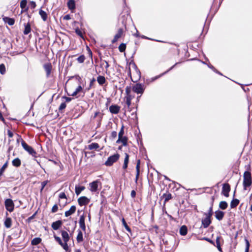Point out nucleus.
<instances>
[{
	"label": "nucleus",
	"mask_w": 252,
	"mask_h": 252,
	"mask_svg": "<svg viewBox=\"0 0 252 252\" xmlns=\"http://www.w3.org/2000/svg\"><path fill=\"white\" fill-rule=\"evenodd\" d=\"M175 66V65L172 66V67H171L168 70H167L166 71L164 72V73L160 74L159 75H158V76H156L155 77H152V78H149V79H147L146 80V81H145V83L149 85L150 83L155 81V80H156L157 79H158V78H159V77H160L161 76H162L163 75L165 74V73H166L167 72H168L169 70H170L171 69H173L174 68V67Z\"/></svg>",
	"instance_id": "0eeeda50"
},
{
	"label": "nucleus",
	"mask_w": 252,
	"mask_h": 252,
	"mask_svg": "<svg viewBox=\"0 0 252 252\" xmlns=\"http://www.w3.org/2000/svg\"><path fill=\"white\" fill-rule=\"evenodd\" d=\"M25 29L23 31V33L25 35L28 34L31 31V25L29 23L24 24Z\"/></svg>",
	"instance_id": "4be33fe9"
},
{
	"label": "nucleus",
	"mask_w": 252,
	"mask_h": 252,
	"mask_svg": "<svg viewBox=\"0 0 252 252\" xmlns=\"http://www.w3.org/2000/svg\"><path fill=\"white\" fill-rule=\"evenodd\" d=\"M7 134L9 137H12L13 136V132L10 130H8L7 131Z\"/></svg>",
	"instance_id": "0e129e2a"
},
{
	"label": "nucleus",
	"mask_w": 252,
	"mask_h": 252,
	"mask_svg": "<svg viewBox=\"0 0 252 252\" xmlns=\"http://www.w3.org/2000/svg\"><path fill=\"white\" fill-rule=\"evenodd\" d=\"M64 98L65 99V101L66 102H69L71 100L72 98H70V97H64Z\"/></svg>",
	"instance_id": "338daca9"
},
{
	"label": "nucleus",
	"mask_w": 252,
	"mask_h": 252,
	"mask_svg": "<svg viewBox=\"0 0 252 252\" xmlns=\"http://www.w3.org/2000/svg\"><path fill=\"white\" fill-rule=\"evenodd\" d=\"M97 81L99 85H102L105 82V78L104 76L99 75L97 78Z\"/></svg>",
	"instance_id": "f704fd0d"
},
{
	"label": "nucleus",
	"mask_w": 252,
	"mask_h": 252,
	"mask_svg": "<svg viewBox=\"0 0 252 252\" xmlns=\"http://www.w3.org/2000/svg\"><path fill=\"white\" fill-rule=\"evenodd\" d=\"M208 65V67L210 68L211 69H212L214 71H216L217 73L220 74V75H222L220 72H218L216 71V69L215 68V67L212 65V64H207Z\"/></svg>",
	"instance_id": "6e6d98bb"
},
{
	"label": "nucleus",
	"mask_w": 252,
	"mask_h": 252,
	"mask_svg": "<svg viewBox=\"0 0 252 252\" xmlns=\"http://www.w3.org/2000/svg\"><path fill=\"white\" fill-rule=\"evenodd\" d=\"M239 203V200L237 199H233L230 203V207L231 208H234L237 206Z\"/></svg>",
	"instance_id": "473e14b6"
},
{
	"label": "nucleus",
	"mask_w": 252,
	"mask_h": 252,
	"mask_svg": "<svg viewBox=\"0 0 252 252\" xmlns=\"http://www.w3.org/2000/svg\"><path fill=\"white\" fill-rule=\"evenodd\" d=\"M130 195H131V196L132 197H133V198L135 197V196H136V192H135L134 190H132V191H131V194H130Z\"/></svg>",
	"instance_id": "69168bd1"
},
{
	"label": "nucleus",
	"mask_w": 252,
	"mask_h": 252,
	"mask_svg": "<svg viewBox=\"0 0 252 252\" xmlns=\"http://www.w3.org/2000/svg\"><path fill=\"white\" fill-rule=\"evenodd\" d=\"M76 208L75 206H74V205L72 206L69 210L65 212V213H64L65 216L67 217L72 215L73 214H74L76 211Z\"/></svg>",
	"instance_id": "a211bd4d"
},
{
	"label": "nucleus",
	"mask_w": 252,
	"mask_h": 252,
	"mask_svg": "<svg viewBox=\"0 0 252 252\" xmlns=\"http://www.w3.org/2000/svg\"><path fill=\"white\" fill-rule=\"evenodd\" d=\"M106 68V73L110 74L111 73H112L113 74H115V69L114 68H115L116 69H117V67L116 65H115V66L113 67L112 68H110V65L108 63H107L105 66Z\"/></svg>",
	"instance_id": "2eb2a0df"
},
{
	"label": "nucleus",
	"mask_w": 252,
	"mask_h": 252,
	"mask_svg": "<svg viewBox=\"0 0 252 252\" xmlns=\"http://www.w3.org/2000/svg\"><path fill=\"white\" fill-rule=\"evenodd\" d=\"M90 202V199L86 196H81L78 199V204L80 206L86 205Z\"/></svg>",
	"instance_id": "9b49d317"
},
{
	"label": "nucleus",
	"mask_w": 252,
	"mask_h": 252,
	"mask_svg": "<svg viewBox=\"0 0 252 252\" xmlns=\"http://www.w3.org/2000/svg\"><path fill=\"white\" fill-rule=\"evenodd\" d=\"M39 13L41 17L42 18V20L44 21H45L47 20V14L45 11H43L42 9H40L39 11Z\"/></svg>",
	"instance_id": "2f4dec72"
},
{
	"label": "nucleus",
	"mask_w": 252,
	"mask_h": 252,
	"mask_svg": "<svg viewBox=\"0 0 252 252\" xmlns=\"http://www.w3.org/2000/svg\"><path fill=\"white\" fill-rule=\"evenodd\" d=\"M58 210V205L57 204H55L52 208V212L55 213V212H57Z\"/></svg>",
	"instance_id": "864d4df0"
},
{
	"label": "nucleus",
	"mask_w": 252,
	"mask_h": 252,
	"mask_svg": "<svg viewBox=\"0 0 252 252\" xmlns=\"http://www.w3.org/2000/svg\"><path fill=\"white\" fill-rule=\"evenodd\" d=\"M99 114V112H95L93 117V119H95L96 116Z\"/></svg>",
	"instance_id": "774afa93"
},
{
	"label": "nucleus",
	"mask_w": 252,
	"mask_h": 252,
	"mask_svg": "<svg viewBox=\"0 0 252 252\" xmlns=\"http://www.w3.org/2000/svg\"><path fill=\"white\" fill-rule=\"evenodd\" d=\"M140 160L138 159L137 161V164L136 166V174L135 178V182L137 183L139 176L140 173Z\"/></svg>",
	"instance_id": "b1692460"
},
{
	"label": "nucleus",
	"mask_w": 252,
	"mask_h": 252,
	"mask_svg": "<svg viewBox=\"0 0 252 252\" xmlns=\"http://www.w3.org/2000/svg\"><path fill=\"white\" fill-rule=\"evenodd\" d=\"M67 5L68 8L70 10H71V11L74 10L76 7L75 0H69L67 3Z\"/></svg>",
	"instance_id": "6ab92c4d"
},
{
	"label": "nucleus",
	"mask_w": 252,
	"mask_h": 252,
	"mask_svg": "<svg viewBox=\"0 0 252 252\" xmlns=\"http://www.w3.org/2000/svg\"><path fill=\"white\" fill-rule=\"evenodd\" d=\"M127 138L126 136L121 137V138H118V139L117 140V143H122L123 145L126 146L127 145Z\"/></svg>",
	"instance_id": "5701e85b"
},
{
	"label": "nucleus",
	"mask_w": 252,
	"mask_h": 252,
	"mask_svg": "<svg viewBox=\"0 0 252 252\" xmlns=\"http://www.w3.org/2000/svg\"><path fill=\"white\" fill-rule=\"evenodd\" d=\"M85 188L84 186L75 187V191L76 194L78 195L81 191L85 189Z\"/></svg>",
	"instance_id": "72a5a7b5"
},
{
	"label": "nucleus",
	"mask_w": 252,
	"mask_h": 252,
	"mask_svg": "<svg viewBox=\"0 0 252 252\" xmlns=\"http://www.w3.org/2000/svg\"><path fill=\"white\" fill-rule=\"evenodd\" d=\"M220 237H217V238H216V244H217V246H220Z\"/></svg>",
	"instance_id": "e2e57ef3"
},
{
	"label": "nucleus",
	"mask_w": 252,
	"mask_h": 252,
	"mask_svg": "<svg viewBox=\"0 0 252 252\" xmlns=\"http://www.w3.org/2000/svg\"><path fill=\"white\" fill-rule=\"evenodd\" d=\"M44 68L46 71V76L48 77L51 73L52 66L51 64H44Z\"/></svg>",
	"instance_id": "f3484780"
},
{
	"label": "nucleus",
	"mask_w": 252,
	"mask_h": 252,
	"mask_svg": "<svg viewBox=\"0 0 252 252\" xmlns=\"http://www.w3.org/2000/svg\"><path fill=\"white\" fill-rule=\"evenodd\" d=\"M27 3V0H22L20 2L21 8L24 10H27V8H26Z\"/></svg>",
	"instance_id": "ea45409f"
},
{
	"label": "nucleus",
	"mask_w": 252,
	"mask_h": 252,
	"mask_svg": "<svg viewBox=\"0 0 252 252\" xmlns=\"http://www.w3.org/2000/svg\"><path fill=\"white\" fill-rule=\"evenodd\" d=\"M75 33L80 37L82 38L83 37V33L79 28H76L75 29Z\"/></svg>",
	"instance_id": "603ef678"
},
{
	"label": "nucleus",
	"mask_w": 252,
	"mask_h": 252,
	"mask_svg": "<svg viewBox=\"0 0 252 252\" xmlns=\"http://www.w3.org/2000/svg\"><path fill=\"white\" fill-rule=\"evenodd\" d=\"M85 59V56L84 55H81L76 58L75 60L77 61L79 63H82L84 62Z\"/></svg>",
	"instance_id": "49530a36"
},
{
	"label": "nucleus",
	"mask_w": 252,
	"mask_h": 252,
	"mask_svg": "<svg viewBox=\"0 0 252 252\" xmlns=\"http://www.w3.org/2000/svg\"><path fill=\"white\" fill-rule=\"evenodd\" d=\"M124 134V126H123L121 128L120 131L118 133V138H121V137H124L123 135Z\"/></svg>",
	"instance_id": "3c124183"
},
{
	"label": "nucleus",
	"mask_w": 252,
	"mask_h": 252,
	"mask_svg": "<svg viewBox=\"0 0 252 252\" xmlns=\"http://www.w3.org/2000/svg\"><path fill=\"white\" fill-rule=\"evenodd\" d=\"M0 72L2 74H4L5 72V67L4 64H0Z\"/></svg>",
	"instance_id": "8fccbe9b"
},
{
	"label": "nucleus",
	"mask_w": 252,
	"mask_h": 252,
	"mask_svg": "<svg viewBox=\"0 0 252 252\" xmlns=\"http://www.w3.org/2000/svg\"><path fill=\"white\" fill-rule=\"evenodd\" d=\"M4 224L5 227L7 228H9L11 227L12 225V220L10 218H7L4 222Z\"/></svg>",
	"instance_id": "bb28decb"
},
{
	"label": "nucleus",
	"mask_w": 252,
	"mask_h": 252,
	"mask_svg": "<svg viewBox=\"0 0 252 252\" xmlns=\"http://www.w3.org/2000/svg\"><path fill=\"white\" fill-rule=\"evenodd\" d=\"M133 98V96L132 95H128L126 96L125 97V100H126V104L127 106V107L129 108L131 105V101L132 99Z\"/></svg>",
	"instance_id": "c85d7f7f"
},
{
	"label": "nucleus",
	"mask_w": 252,
	"mask_h": 252,
	"mask_svg": "<svg viewBox=\"0 0 252 252\" xmlns=\"http://www.w3.org/2000/svg\"><path fill=\"white\" fill-rule=\"evenodd\" d=\"M62 237L63 240V242L67 244V242L69 240V236L68 233L64 230L61 231Z\"/></svg>",
	"instance_id": "dca6fc26"
},
{
	"label": "nucleus",
	"mask_w": 252,
	"mask_h": 252,
	"mask_svg": "<svg viewBox=\"0 0 252 252\" xmlns=\"http://www.w3.org/2000/svg\"><path fill=\"white\" fill-rule=\"evenodd\" d=\"M66 107V104L65 102L62 103L59 107V110H62Z\"/></svg>",
	"instance_id": "4d7b16f0"
},
{
	"label": "nucleus",
	"mask_w": 252,
	"mask_h": 252,
	"mask_svg": "<svg viewBox=\"0 0 252 252\" xmlns=\"http://www.w3.org/2000/svg\"><path fill=\"white\" fill-rule=\"evenodd\" d=\"M7 164H8V162H6L3 165V166L1 167V168L0 169V176H1L3 173L4 172V170H5V169L7 168Z\"/></svg>",
	"instance_id": "c03bdc74"
},
{
	"label": "nucleus",
	"mask_w": 252,
	"mask_h": 252,
	"mask_svg": "<svg viewBox=\"0 0 252 252\" xmlns=\"http://www.w3.org/2000/svg\"><path fill=\"white\" fill-rule=\"evenodd\" d=\"M54 238L55 240L62 247V248L66 251H67L69 250V247L68 246L67 244H66L65 243L63 242L61 238L54 236Z\"/></svg>",
	"instance_id": "9d476101"
},
{
	"label": "nucleus",
	"mask_w": 252,
	"mask_h": 252,
	"mask_svg": "<svg viewBox=\"0 0 252 252\" xmlns=\"http://www.w3.org/2000/svg\"><path fill=\"white\" fill-rule=\"evenodd\" d=\"M99 148V145L97 143H92L88 146V149L90 150H96Z\"/></svg>",
	"instance_id": "7c9ffc66"
},
{
	"label": "nucleus",
	"mask_w": 252,
	"mask_h": 252,
	"mask_svg": "<svg viewBox=\"0 0 252 252\" xmlns=\"http://www.w3.org/2000/svg\"><path fill=\"white\" fill-rule=\"evenodd\" d=\"M82 90V87L79 85L75 90V91L71 94V96H75L78 93Z\"/></svg>",
	"instance_id": "79ce46f5"
},
{
	"label": "nucleus",
	"mask_w": 252,
	"mask_h": 252,
	"mask_svg": "<svg viewBox=\"0 0 252 252\" xmlns=\"http://www.w3.org/2000/svg\"><path fill=\"white\" fill-rule=\"evenodd\" d=\"M63 19L65 20H68L71 19L70 16L69 14L65 15L63 17Z\"/></svg>",
	"instance_id": "680f3d73"
},
{
	"label": "nucleus",
	"mask_w": 252,
	"mask_h": 252,
	"mask_svg": "<svg viewBox=\"0 0 252 252\" xmlns=\"http://www.w3.org/2000/svg\"><path fill=\"white\" fill-rule=\"evenodd\" d=\"M120 108L117 105H112L109 107V111L112 114H117L119 113Z\"/></svg>",
	"instance_id": "ddd939ff"
},
{
	"label": "nucleus",
	"mask_w": 252,
	"mask_h": 252,
	"mask_svg": "<svg viewBox=\"0 0 252 252\" xmlns=\"http://www.w3.org/2000/svg\"><path fill=\"white\" fill-rule=\"evenodd\" d=\"M59 198L61 199H66V196L64 192H61L59 195Z\"/></svg>",
	"instance_id": "13d9d810"
},
{
	"label": "nucleus",
	"mask_w": 252,
	"mask_h": 252,
	"mask_svg": "<svg viewBox=\"0 0 252 252\" xmlns=\"http://www.w3.org/2000/svg\"><path fill=\"white\" fill-rule=\"evenodd\" d=\"M76 239H77V241L78 243L81 242L83 240V234H82V232L80 230L78 231V235L77 236Z\"/></svg>",
	"instance_id": "58836bf2"
},
{
	"label": "nucleus",
	"mask_w": 252,
	"mask_h": 252,
	"mask_svg": "<svg viewBox=\"0 0 252 252\" xmlns=\"http://www.w3.org/2000/svg\"><path fill=\"white\" fill-rule=\"evenodd\" d=\"M62 222L61 220H57L52 224V227L54 230H57L61 226Z\"/></svg>",
	"instance_id": "aec40b11"
},
{
	"label": "nucleus",
	"mask_w": 252,
	"mask_h": 252,
	"mask_svg": "<svg viewBox=\"0 0 252 252\" xmlns=\"http://www.w3.org/2000/svg\"><path fill=\"white\" fill-rule=\"evenodd\" d=\"M122 223H123L124 226L126 229V230L127 231H128L129 232H131V229L129 228V227L128 226V225L127 224V223H126V220H125L124 218L122 219Z\"/></svg>",
	"instance_id": "a19ab883"
},
{
	"label": "nucleus",
	"mask_w": 252,
	"mask_h": 252,
	"mask_svg": "<svg viewBox=\"0 0 252 252\" xmlns=\"http://www.w3.org/2000/svg\"><path fill=\"white\" fill-rule=\"evenodd\" d=\"M4 204L5 208L8 211L11 212L13 211L14 204L11 199H6L5 200Z\"/></svg>",
	"instance_id": "423d86ee"
},
{
	"label": "nucleus",
	"mask_w": 252,
	"mask_h": 252,
	"mask_svg": "<svg viewBox=\"0 0 252 252\" xmlns=\"http://www.w3.org/2000/svg\"><path fill=\"white\" fill-rule=\"evenodd\" d=\"M243 185L244 189L246 190L247 188L251 186L252 184V178L250 172L246 171L244 172L243 175Z\"/></svg>",
	"instance_id": "f257e3e1"
},
{
	"label": "nucleus",
	"mask_w": 252,
	"mask_h": 252,
	"mask_svg": "<svg viewBox=\"0 0 252 252\" xmlns=\"http://www.w3.org/2000/svg\"><path fill=\"white\" fill-rule=\"evenodd\" d=\"M132 90L135 93L142 94L145 90V87L144 85L137 83L133 86Z\"/></svg>",
	"instance_id": "39448f33"
},
{
	"label": "nucleus",
	"mask_w": 252,
	"mask_h": 252,
	"mask_svg": "<svg viewBox=\"0 0 252 252\" xmlns=\"http://www.w3.org/2000/svg\"><path fill=\"white\" fill-rule=\"evenodd\" d=\"M187 233V228L185 225H183L180 229V234L182 236H185Z\"/></svg>",
	"instance_id": "c9c22d12"
},
{
	"label": "nucleus",
	"mask_w": 252,
	"mask_h": 252,
	"mask_svg": "<svg viewBox=\"0 0 252 252\" xmlns=\"http://www.w3.org/2000/svg\"><path fill=\"white\" fill-rule=\"evenodd\" d=\"M123 33V30L122 29H119L118 32L116 33L114 37H115L116 38L119 39L122 36Z\"/></svg>",
	"instance_id": "37998d69"
},
{
	"label": "nucleus",
	"mask_w": 252,
	"mask_h": 252,
	"mask_svg": "<svg viewBox=\"0 0 252 252\" xmlns=\"http://www.w3.org/2000/svg\"><path fill=\"white\" fill-rule=\"evenodd\" d=\"M132 66L131 68L130 67H129V72L131 73V72L133 74V76L135 77L136 80H139L141 77V72L139 69L138 68L136 64H131Z\"/></svg>",
	"instance_id": "20e7f679"
},
{
	"label": "nucleus",
	"mask_w": 252,
	"mask_h": 252,
	"mask_svg": "<svg viewBox=\"0 0 252 252\" xmlns=\"http://www.w3.org/2000/svg\"><path fill=\"white\" fill-rule=\"evenodd\" d=\"M12 165L16 167H19L21 165V162L19 158L14 159L12 161Z\"/></svg>",
	"instance_id": "c756f323"
},
{
	"label": "nucleus",
	"mask_w": 252,
	"mask_h": 252,
	"mask_svg": "<svg viewBox=\"0 0 252 252\" xmlns=\"http://www.w3.org/2000/svg\"><path fill=\"white\" fill-rule=\"evenodd\" d=\"M117 136V132L115 131H113L112 132L111 134V136L112 138H115Z\"/></svg>",
	"instance_id": "bf43d9fd"
},
{
	"label": "nucleus",
	"mask_w": 252,
	"mask_h": 252,
	"mask_svg": "<svg viewBox=\"0 0 252 252\" xmlns=\"http://www.w3.org/2000/svg\"><path fill=\"white\" fill-rule=\"evenodd\" d=\"M228 204L225 201H222L220 202L219 207L222 210H225L227 208Z\"/></svg>",
	"instance_id": "e433bc0d"
},
{
	"label": "nucleus",
	"mask_w": 252,
	"mask_h": 252,
	"mask_svg": "<svg viewBox=\"0 0 252 252\" xmlns=\"http://www.w3.org/2000/svg\"><path fill=\"white\" fill-rule=\"evenodd\" d=\"M48 181H47V180L44 181L41 183L42 187L41 189V191H42L43 189L46 186V185L48 184Z\"/></svg>",
	"instance_id": "5fc2aeb1"
},
{
	"label": "nucleus",
	"mask_w": 252,
	"mask_h": 252,
	"mask_svg": "<svg viewBox=\"0 0 252 252\" xmlns=\"http://www.w3.org/2000/svg\"><path fill=\"white\" fill-rule=\"evenodd\" d=\"M212 200H213V201H212L211 206L209 208L208 212L205 213L204 214V215H205V216H207V217H209L210 218H211L212 217V216L213 215V200H214L213 197H212Z\"/></svg>",
	"instance_id": "cd10ccee"
},
{
	"label": "nucleus",
	"mask_w": 252,
	"mask_h": 252,
	"mask_svg": "<svg viewBox=\"0 0 252 252\" xmlns=\"http://www.w3.org/2000/svg\"><path fill=\"white\" fill-rule=\"evenodd\" d=\"M245 243H246V249H245V252H249L250 245L249 241V240L247 238L245 239Z\"/></svg>",
	"instance_id": "de8ad7c7"
},
{
	"label": "nucleus",
	"mask_w": 252,
	"mask_h": 252,
	"mask_svg": "<svg viewBox=\"0 0 252 252\" xmlns=\"http://www.w3.org/2000/svg\"><path fill=\"white\" fill-rule=\"evenodd\" d=\"M230 190V186L227 183H225L223 185L221 193L227 197L229 196V192Z\"/></svg>",
	"instance_id": "6e6552de"
},
{
	"label": "nucleus",
	"mask_w": 252,
	"mask_h": 252,
	"mask_svg": "<svg viewBox=\"0 0 252 252\" xmlns=\"http://www.w3.org/2000/svg\"><path fill=\"white\" fill-rule=\"evenodd\" d=\"M126 96H128V95H131L130 94V90L129 88L127 87L126 89Z\"/></svg>",
	"instance_id": "052dcab7"
},
{
	"label": "nucleus",
	"mask_w": 252,
	"mask_h": 252,
	"mask_svg": "<svg viewBox=\"0 0 252 252\" xmlns=\"http://www.w3.org/2000/svg\"><path fill=\"white\" fill-rule=\"evenodd\" d=\"M3 20L5 23L8 24L10 26L13 25L15 23L14 19L9 17H5L3 18Z\"/></svg>",
	"instance_id": "393cba45"
},
{
	"label": "nucleus",
	"mask_w": 252,
	"mask_h": 252,
	"mask_svg": "<svg viewBox=\"0 0 252 252\" xmlns=\"http://www.w3.org/2000/svg\"><path fill=\"white\" fill-rule=\"evenodd\" d=\"M119 158L120 155L118 154H116L110 156L105 161V165L108 166L112 165L114 163L116 162L119 159Z\"/></svg>",
	"instance_id": "7ed1b4c3"
},
{
	"label": "nucleus",
	"mask_w": 252,
	"mask_h": 252,
	"mask_svg": "<svg viewBox=\"0 0 252 252\" xmlns=\"http://www.w3.org/2000/svg\"><path fill=\"white\" fill-rule=\"evenodd\" d=\"M79 223L80 228L83 230L85 231L86 230V225L85 223V217L84 215H82L80 217Z\"/></svg>",
	"instance_id": "4468645a"
},
{
	"label": "nucleus",
	"mask_w": 252,
	"mask_h": 252,
	"mask_svg": "<svg viewBox=\"0 0 252 252\" xmlns=\"http://www.w3.org/2000/svg\"><path fill=\"white\" fill-rule=\"evenodd\" d=\"M19 139H21V144L24 149L28 152L29 154L35 157L36 155L35 151L31 146L28 145L25 141L22 139L21 137H19Z\"/></svg>",
	"instance_id": "f03ea898"
},
{
	"label": "nucleus",
	"mask_w": 252,
	"mask_h": 252,
	"mask_svg": "<svg viewBox=\"0 0 252 252\" xmlns=\"http://www.w3.org/2000/svg\"><path fill=\"white\" fill-rule=\"evenodd\" d=\"M224 215V213L222 211L218 210L215 212V217L219 220H221L223 219Z\"/></svg>",
	"instance_id": "412c9836"
},
{
	"label": "nucleus",
	"mask_w": 252,
	"mask_h": 252,
	"mask_svg": "<svg viewBox=\"0 0 252 252\" xmlns=\"http://www.w3.org/2000/svg\"><path fill=\"white\" fill-rule=\"evenodd\" d=\"M126 48V44H125L124 43H122L120 45V46L119 47V49L121 52H123L125 51Z\"/></svg>",
	"instance_id": "09e8293b"
},
{
	"label": "nucleus",
	"mask_w": 252,
	"mask_h": 252,
	"mask_svg": "<svg viewBox=\"0 0 252 252\" xmlns=\"http://www.w3.org/2000/svg\"><path fill=\"white\" fill-rule=\"evenodd\" d=\"M129 161V155L127 153H125V158L124 159V162L123 165V168L124 170L126 169L128 166V163Z\"/></svg>",
	"instance_id": "a878e982"
},
{
	"label": "nucleus",
	"mask_w": 252,
	"mask_h": 252,
	"mask_svg": "<svg viewBox=\"0 0 252 252\" xmlns=\"http://www.w3.org/2000/svg\"><path fill=\"white\" fill-rule=\"evenodd\" d=\"M41 242V239L38 237L34 238L33 240H32L31 242V244L32 245H37L40 243Z\"/></svg>",
	"instance_id": "4c0bfd02"
},
{
	"label": "nucleus",
	"mask_w": 252,
	"mask_h": 252,
	"mask_svg": "<svg viewBox=\"0 0 252 252\" xmlns=\"http://www.w3.org/2000/svg\"><path fill=\"white\" fill-rule=\"evenodd\" d=\"M99 184L100 185L101 183L98 180H96L90 183L89 185L90 187V190L92 192H96L98 190Z\"/></svg>",
	"instance_id": "1a4fd4ad"
},
{
	"label": "nucleus",
	"mask_w": 252,
	"mask_h": 252,
	"mask_svg": "<svg viewBox=\"0 0 252 252\" xmlns=\"http://www.w3.org/2000/svg\"><path fill=\"white\" fill-rule=\"evenodd\" d=\"M164 198V202H166L172 198V195L170 193L164 194L163 195Z\"/></svg>",
	"instance_id": "a18cd8bd"
},
{
	"label": "nucleus",
	"mask_w": 252,
	"mask_h": 252,
	"mask_svg": "<svg viewBox=\"0 0 252 252\" xmlns=\"http://www.w3.org/2000/svg\"><path fill=\"white\" fill-rule=\"evenodd\" d=\"M201 222L204 228H207L211 223V218L206 216L205 218L202 220Z\"/></svg>",
	"instance_id": "f8f14e48"
}]
</instances>
